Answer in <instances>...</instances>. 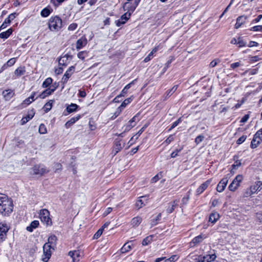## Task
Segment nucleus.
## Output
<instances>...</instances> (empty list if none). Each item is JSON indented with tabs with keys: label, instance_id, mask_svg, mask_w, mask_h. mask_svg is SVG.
Wrapping results in <instances>:
<instances>
[{
	"label": "nucleus",
	"instance_id": "nucleus-3",
	"mask_svg": "<svg viewBox=\"0 0 262 262\" xmlns=\"http://www.w3.org/2000/svg\"><path fill=\"white\" fill-rule=\"evenodd\" d=\"M39 217L42 222L47 226L52 225V220L50 217V212L46 209H41L39 212Z\"/></svg>",
	"mask_w": 262,
	"mask_h": 262
},
{
	"label": "nucleus",
	"instance_id": "nucleus-58",
	"mask_svg": "<svg viewBox=\"0 0 262 262\" xmlns=\"http://www.w3.org/2000/svg\"><path fill=\"white\" fill-rule=\"evenodd\" d=\"M241 66H242V64L240 62H236L231 63L230 64V68L234 70V69H236V68L240 67Z\"/></svg>",
	"mask_w": 262,
	"mask_h": 262
},
{
	"label": "nucleus",
	"instance_id": "nucleus-57",
	"mask_svg": "<svg viewBox=\"0 0 262 262\" xmlns=\"http://www.w3.org/2000/svg\"><path fill=\"white\" fill-rule=\"evenodd\" d=\"M220 62V60L219 59H215L213 60H212L209 64L210 67L211 68H214L215 67L219 62Z\"/></svg>",
	"mask_w": 262,
	"mask_h": 262
},
{
	"label": "nucleus",
	"instance_id": "nucleus-1",
	"mask_svg": "<svg viewBox=\"0 0 262 262\" xmlns=\"http://www.w3.org/2000/svg\"><path fill=\"white\" fill-rule=\"evenodd\" d=\"M13 208L12 200L6 195L0 193V213L5 216L9 215L12 212Z\"/></svg>",
	"mask_w": 262,
	"mask_h": 262
},
{
	"label": "nucleus",
	"instance_id": "nucleus-45",
	"mask_svg": "<svg viewBox=\"0 0 262 262\" xmlns=\"http://www.w3.org/2000/svg\"><path fill=\"white\" fill-rule=\"evenodd\" d=\"M255 219L257 222L262 223V210L256 213Z\"/></svg>",
	"mask_w": 262,
	"mask_h": 262
},
{
	"label": "nucleus",
	"instance_id": "nucleus-15",
	"mask_svg": "<svg viewBox=\"0 0 262 262\" xmlns=\"http://www.w3.org/2000/svg\"><path fill=\"white\" fill-rule=\"evenodd\" d=\"M87 39L85 37H82L77 40L76 43V49L79 50L86 46Z\"/></svg>",
	"mask_w": 262,
	"mask_h": 262
},
{
	"label": "nucleus",
	"instance_id": "nucleus-20",
	"mask_svg": "<svg viewBox=\"0 0 262 262\" xmlns=\"http://www.w3.org/2000/svg\"><path fill=\"white\" fill-rule=\"evenodd\" d=\"M35 114V112L33 109L31 110L28 112V114L26 117H23L21 120V124L22 125L26 123L30 119H31Z\"/></svg>",
	"mask_w": 262,
	"mask_h": 262
},
{
	"label": "nucleus",
	"instance_id": "nucleus-48",
	"mask_svg": "<svg viewBox=\"0 0 262 262\" xmlns=\"http://www.w3.org/2000/svg\"><path fill=\"white\" fill-rule=\"evenodd\" d=\"M183 149V147H181L179 149H177L175 150V151H173L171 155H170V157L171 158H174L175 157H176L178 155V154L181 151V150H182Z\"/></svg>",
	"mask_w": 262,
	"mask_h": 262
},
{
	"label": "nucleus",
	"instance_id": "nucleus-30",
	"mask_svg": "<svg viewBox=\"0 0 262 262\" xmlns=\"http://www.w3.org/2000/svg\"><path fill=\"white\" fill-rule=\"evenodd\" d=\"M53 92V90L51 89V88H49L48 89L45 90L43 91L39 96L40 98L43 99L47 96L51 95Z\"/></svg>",
	"mask_w": 262,
	"mask_h": 262
},
{
	"label": "nucleus",
	"instance_id": "nucleus-8",
	"mask_svg": "<svg viewBox=\"0 0 262 262\" xmlns=\"http://www.w3.org/2000/svg\"><path fill=\"white\" fill-rule=\"evenodd\" d=\"M9 227L6 223H0V240L3 241L6 238L7 233Z\"/></svg>",
	"mask_w": 262,
	"mask_h": 262
},
{
	"label": "nucleus",
	"instance_id": "nucleus-60",
	"mask_svg": "<svg viewBox=\"0 0 262 262\" xmlns=\"http://www.w3.org/2000/svg\"><path fill=\"white\" fill-rule=\"evenodd\" d=\"M178 85H174L168 92L167 95H170L174 93L178 88Z\"/></svg>",
	"mask_w": 262,
	"mask_h": 262
},
{
	"label": "nucleus",
	"instance_id": "nucleus-49",
	"mask_svg": "<svg viewBox=\"0 0 262 262\" xmlns=\"http://www.w3.org/2000/svg\"><path fill=\"white\" fill-rule=\"evenodd\" d=\"M250 31H256V32H262V26L258 25L252 27L250 29Z\"/></svg>",
	"mask_w": 262,
	"mask_h": 262
},
{
	"label": "nucleus",
	"instance_id": "nucleus-59",
	"mask_svg": "<svg viewBox=\"0 0 262 262\" xmlns=\"http://www.w3.org/2000/svg\"><path fill=\"white\" fill-rule=\"evenodd\" d=\"M77 27V24L76 23H72L71 25H69L68 27V30L70 31H74L75 30Z\"/></svg>",
	"mask_w": 262,
	"mask_h": 262
},
{
	"label": "nucleus",
	"instance_id": "nucleus-4",
	"mask_svg": "<svg viewBox=\"0 0 262 262\" xmlns=\"http://www.w3.org/2000/svg\"><path fill=\"white\" fill-rule=\"evenodd\" d=\"M243 179L241 174H238L234 179L232 183L229 185L228 189L231 191H234L240 185L241 182Z\"/></svg>",
	"mask_w": 262,
	"mask_h": 262
},
{
	"label": "nucleus",
	"instance_id": "nucleus-43",
	"mask_svg": "<svg viewBox=\"0 0 262 262\" xmlns=\"http://www.w3.org/2000/svg\"><path fill=\"white\" fill-rule=\"evenodd\" d=\"M75 70V67H70L64 73V75L69 77V78L71 76L72 74L74 73Z\"/></svg>",
	"mask_w": 262,
	"mask_h": 262
},
{
	"label": "nucleus",
	"instance_id": "nucleus-64",
	"mask_svg": "<svg viewBox=\"0 0 262 262\" xmlns=\"http://www.w3.org/2000/svg\"><path fill=\"white\" fill-rule=\"evenodd\" d=\"M258 45V43L256 41H251L249 42L248 46L249 47H257Z\"/></svg>",
	"mask_w": 262,
	"mask_h": 262
},
{
	"label": "nucleus",
	"instance_id": "nucleus-25",
	"mask_svg": "<svg viewBox=\"0 0 262 262\" xmlns=\"http://www.w3.org/2000/svg\"><path fill=\"white\" fill-rule=\"evenodd\" d=\"M80 118V115H78L76 117H73L70 119V120L67 121L65 124V126L66 128H69L71 126H72L73 124H74L77 121H78Z\"/></svg>",
	"mask_w": 262,
	"mask_h": 262
},
{
	"label": "nucleus",
	"instance_id": "nucleus-40",
	"mask_svg": "<svg viewBox=\"0 0 262 262\" xmlns=\"http://www.w3.org/2000/svg\"><path fill=\"white\" fill-rule=\"evenodd\" d=\"M145 198V196H142L140 197V199L137 201L136 203V206L138 209L142 208L143 206L145 205V204L143 202V201L141 199V198Z\"/></svg>",
	"mask_w": 262,
	"mask_h": 262
},
{
	"label": "nucleus",
	"instance_id": "nucleus-17",
	"mask_svg": "<svg viewBox=\"0 0 262 262\" xmlns=\"http://www.w3.org/2000/svg\"><path fill=\"white\" fill-rule=\"evenodd\" d=\"M134 247L132 241L127 242L124 244L123 247L120 249V252L122 253H125L129 251Z\"/></svg>",
	"mask_w": 262,
	"mask_h": 262
},
{
	"label": "nucleus",
	"instance_id": "nucleus-42",
	"mask_svg": "<svg viewBox=\"0 0 262 262\" xmlns=\"http://www.w3.org/2000/svg\"><path fill=\"white\" fill-rule=\"evenodd\" d=\"M53 102V100H50V101L45 104L43 107L45 108V111L46 112H48L51 110Z\"/></svg>",
	"mask_w": 262,
	"mask_h": 262
},
{
	"label": "nucleus",
	"instance_id": "nucleus-50",
	"mask_svg": "<svg viewBox=\"0 0 262 262\" xmlns=\"http://www.w3.org/2000/svg\"><path fill=\"white\" fill-rule=\"evenodd\" d=\"M87 55V52L86 51H81L78 53L77 56L81 60H84L85 56Z\"/></svg>",
	"mask_w": 262,
	"mask_h": 262
},
{
	"label": "nucleus",
	"instance_id": "nucleus-56",
	"mask_svg": "<svg viewBox=\"0 0 262 262\" xmlns=\"http://www.w3.org/2000/svg\"><path fill=\"white\" fill-rule=\"evenodd\" d=\"M247 136L246 135H243L236 141V143L237 144H241L243 143L247 139Z\"/></svg>",
	"mask_w": 262,
	"mask_h": 262
},
{
	"label": "nucleus",
	"instance_id": "nucleus-52",
	"mask_svg": "<svg viewBox=\"0 0 262 262\" xmlns=\"http://www.w3.org/2000/svg\"><path fill=\"white\" fill-rule=\"evenodd\" d=\"M205 137L202 135H200L197 136L195 139V143L198 145L200 144L204 139Z\"/></svg>",
	"mask_w": 262,
	"mask_h": 262
},
{
	"label": "nucleus",
	"instance_id": "nucleus-37",
	"mask_svg": "<svg viewBox=\"0 0 262 262\" xmlns=\"http://www.w3.org/2000/svg\"><path fill=\"white\" fill-rule=\"evenodd\" d=\"M53 80L51 78L49 77L45 79L42 84V86L44 88H48L52 83Z\"/></svg>",
	"mask_w": 262,
	"mask_h": 262
},
{
	"label": "nucleus",
	"instance_id": "nucleus-14",
	"mask_svg": "<svg viewBox=\"0 0 262 262\" xmlns=\"http://www.w3.org/2000/svg\"><path fill=\"white\" fill-rule=\"evenodd\" d=\"M261 186H262V183L261 182H256L253 185L250 187V192L248 193V194L251 195L256 192L257 191H259L261 189L260 187Z\"/></svg>",
	"mask_w": 262,
	"mask_h": 262
},
{
	"label": "nucleus",
	"instance_id": "nucleus-6",
	"mask_svg": "<svg viewBox=\"0 0 262 262\" xmlns=\"http://www.w3.org/2000/svg\"><path fill=\"white\" fill-rule=\"evenodd\" d=\"M51 249L52 247H51L49 244H45L43 247V254L42 257V260L45 262H47L51 256Z\"/></svg>",
	"mask_w": 262,
	"mask_h": 262
},
{
	"label": "nucleus",
	"instance_id": "nucleus-29",
	"mask_svg": "<svg viewBox=\"0 0 262 262\" xmlns=\"http://www.w3.org/2000/svg\"><path fill=\"white\" fill-rule=\"evenodd\" d=\"M15 62L16 59L15 58L10 59L5 64L3 65L2 68V71L9 67L12 66L15 63Z\"/></svg>",
	"mask_w": 262,
	"mask_h": 262
},
{
	"label": "nucleus",
	"instance_id": "nucleus-18",
	"mask_svg": "<svg viewBox=\"0 0 262 262\" xmlns=\"http://www.w3.org/2000/svg\"><path fill=\"white\" fill-rule=\"evenodd\" d=\"M137 117V115L135 116L133 118H132L125 125L124 132L129 131L132 128L135 126L136 123H135V122L136 121Z\"/></svg>",
	"mask_w": 262,
	"mask_h": 262
},
{
	"label": "nucleus",
	"instance_id": "nucleus-33",
	"mask_svg": "<svg viewBox=\"0 0 262 262\" xmlns=\"http://www.w3.org/2000/svg\"><path fill=\"white\" fill-rule=\"evenodd\" d=\"M78 107V105L76 104L71 103L67 106V110L69 113H71L76 111Z\"/></svg>",
	"mask_w": 262,
	"mask_h": 262
},
{
	"label": "nucleus",
	"instance_id": "nucleus-61",
	"mask_svg": "<svg viewBox=\"0 0 262 262\" xmlns=\"http://www.w3.org/2000/svg\"><path fill=\"white\" fill-rule=\"evenodd\" d=\"M173 140V138L172 135H170L164 141L166 144H170Z\"/></svg>",
	"mask_w": 262,
	"mask_h": 262
},
{
	"label": "nucleus",
	"instance_id": "nucleus-41",
	"mask_svg": "<svg viewBox=\"0 0 262 262\" xmlns=\"http://www.w3.org/2000/svg\"><path fill=\"white\" fill-rule=\"evenodd\" d=\"M204 238L202 235H199V236L194 237L192 240L191 243L194 244H196L200 243L203 240Z\"/></svg>",
	"mask_w": 262,
	"mask_h": 262
},
{
	"label": "nucleus",
	"instance_id": "nucleus-53",
	"mask_svg": "<svg viewBox=\"0 0 262 262\" xmlns=\"http://www.w3.org/2000/svg\"><path fill=\"white\" fill-rule=\"evenodd\" d=\"M39 132L41 134H44L47 133L46 127L44 124H41L39 125Z\"/></svg>",
	"mask_w": 262,
	"mask_h": 262
},
{
	"label": "nucleus",
	"instance_id": "nucleus-24",
	"mask_svg": "<svg viewBox=\"0 0 262 262\" xmlns=\"http://www.w3.org/2000/svg\"><path fill=\"white\" fill-rule=\"evenodd\" d=\"M142 221V219L140 216H136L132 219L130 224L134 227L138 226Z\"/></svg>",
	"mask_w": 262,
	"mask_h": 262
},
{
	"label": "nucleus",
	"instance_id": "nucleus-22",
	"mask_svg": "<svg viewBox=\"0 0 262 262\" xmlns=\"http://www.w3.org/2000/svg\"><path fill=\"white\" fill-rule=\"evenodd\" d=\"M35 95V93L34 92L28 98L26 99L23 102L21 103V105L22 107H26L29 104H30L32 101L35 100L34 96Z\"/></svg>",
	"mask_w": 262,
	"mask_h": 262
},
{
	"label": "nucleus",
	"instance_id": "nucleus-55",
	"mask_svg": "<svg viewBox=\"0 0 262 262\" xmlns=\"http://www.w3.org/2000/svg\"><path fill=\"white\" fill-rule=\"evenodd\" d=\"M103 232V228L99 229L96 233L94 234L93 238L94 239H97L102 234Z\"/></svg>",
	"mask_w": 262,
	"mask_h": 262
},
{
	"label": "nucleus",
	"instance_id": "nucleus-51",
	"mask_svg": "<svg viewBox=\"0 0 262 262\" xmlns=\"http://www.w3.org/2000/svg\"><path fill=\"white\" fill-rule=\"evenodd\" d=\"M181 121H182L181 118H179L177 120L174 121L172 124V125H171L170 128H169V130H170L172 129H173L174 127H176L177 125H178L179 124V123H180V122H181Z\"/></svg>",
	"mask_w": 262,
	"mask_h": 262
},
{
	"label": "nucleus",
	"instance_id": "nucleus-12",
	"mask_svg": "<svg viewBox=\"0 0 262 262\" xmlns=\"http://www.w3.org/2000/svg\"><path fill=\"white\" fill-rule=\"evenodd\" d=\"M72 56L71 55L66 54L61 56L58 60L59 66H67L72 59Z\"/></svg>",
	"mask_w": 262,
	"mask_h": 262
},
{
	"label": "nucleus",
	"instance_id": "nucleus-47",
	"mask_svg": "<svg viewBox=\"0 0 262 262\" xmlns=\"http://www.w3.org/2000/svg\"><path fill=\"white\" fill-rule=\"evenodd\" d=\"M237 45L238 47H243L246 46V42L244 41L242 37H238Z\"/></svg>",
	"mask_w": 262,
	"mask_h": 262
},
{
	"label": "nucleus",
	"instance_id": "nucleus-28",
	"mask_svg": "<svg viewBox=\"0 0 262 262\" xmlns=\"http://www.w3.org/2000/svg\"><path fill=\"white\" fill-rule=\"evenodd\" d=\"M26 73L25 68L24 67H19L14 71V75L17 77H20L24 75Z\"/></svg>",
	"mask_w": 262,
	"mask_h": 262
},
{
	"label": "nucleus",
	"instance_id": "nucleus-10",
	"mask_svg": "<svg viewBox=\"0 0 262 262\" xmlns=\"http://www.w3.org/2000/svg\"><path fill=\"white\" fill-rule=\"evenodd\" d=\"M68 255L72 258L73 262H79L82 257V252L79 250L71 251Z\"/></svg>",
	"mask_w": 262,
	"mask_h": 262
},
{
	"label": "nucleus",
	"instance_id": "nucleus-26",
	"mask_svg": "<svg viewBox=\"0 0 262 262\" xmlns=\"http://www.w3.org/2000/svg\"><path fill=\"white\" fill-rule=\"evenodd\" d=\"M39 224V223L38 221H33L31 223L29 226L27 227L26 229L29 232H32L34 229L38 226Z\"/></svg>",
	"mask_w": 262,
	"mask_h": 262
},
{
	"label": "nucleus",
	"instance_id": "nucleus-31",
	"mask_svg": "<svg viewBox=\"0 0 262 262\" xmlns=\"http://www.w3.org/2000/svg\"><path fill=\"white\" fill-rule=\"evenodd\" d=\"M13 30L11 28L9 29L5 32H2L0 34V37L2 38L7 39L12 34Z\"/></svg>",
	"mask_w": 262,
	"mask_h": 262
},
{
	"label": "nucleus",
	"instance_id": "nucleus-46",
	"mask_svg": "<svg viewBox=\"0 0 262 262\" xmlns=\"http://www.w3.org/2000/svg\"><path fill=\"white\" fill-rule=\"evenodd\" d=\"M10 20L6 18L0 26V31L6 28L10 24Z\"/></svg>",
	"mask_w": 262,
	"mask_h": 262
},
{
	"label": "nucleus",
	"instance_id": "nucleus-34",
	"mask_svg": "<svg viewBox=\"0 0 262 262\" xmlns=\"http://www.w3.org/2000/svg\"><path fill=\"white\" fill-rule=\"evenodd\" d=\"M122 148V146L120 143V141H116L114 150L115 151V155L118 153Z\"/></svg>",
	"mask_w": 262,
	"mask_h": 262
},
{
	"label": "nucleus",
	"instance_id": "nucleus-62",
	"mask_svg": "<svg viewBox=\"0 0 262 262\" xmlns=\"http://www.w3.org/2000/svg\"><path fill=\"white\" fill-rule=\"evenodd\" d=\"M189 199V196L188 195L187 196L183 197L182 199V204L186 205L187 204Z\"/></svg>",
	"mask_w": 262,
	"mask_h": 262
},
{
	"label": "nucleus",
	"instance_id": "nucleus-9",
	"mask_svg": "<svg viewBox=\"0 0 262 262\" xmlns=\"http://www.w3.org/2000/svg\"><path fill=\"white\" fill-rule=\"evenodd\" d=\"M230 177L229 174H227L225 177L221 180L216 187V190L218 192H221L224 190L228 182V178H230Z\"/></svg>",
	"mask_w": 262,
	"mask_h": 262
},
{
	"label": "nucleus",
	"instance_id": "nucleus-19",
	"mask_svg": "<svg viewBox=\"0 0 262 262\" xmlns=\"http://www.w3.org/2000/svg\"><path fill=\"white\" fill-rule=\"evenodd\" d=\"M178 203L179 201L177 200H176L173 202L169 203L166 208L167 213L168 214L172 213L176 207L178 206Z\"/></svg>",
	"mask_w": 262,
	"mask_h": 262
},
{
	"label": "nucleus",
	"instance_id": "nucleus-27",
	"mask_svg": "<svg viewBox=\"0 0 262 262\" xmlns=\"http://www.w3.org/2000/svg\"><path fill=\"white\" fill-rule=\"evenodd\" d=\"M220 215L217 212L211 213L209 217V222L214 224L219 219Z\"/></svg>",
	"mask_w": 262,
	"mask_h": 262
},
{
	"label": "nucleus",
	"instance_id": "nucleus-54",
	"mask_svg": "<svg viewBox=\"0 0 262 262\" xmlns=\"http://www.w3.org/2000/svg\"><path fill=\"white\" fill-rule=\"evenodd\" d=\"M254 137L262 141V128L259 129L254 135Z\"/></svg>",
	"mask_w": 262,
	"mask_h": 262
},
{
	"label": "nucleus",
	"instance_id": "nucleus-11",
	"mask_svg": "<svg viewBox=\"0 0 262 262\" xmlns=\"http://www.w3.org/2000/svg\"><path fill=\"white\" fill-rule=\"evenodd\" d=\"M130 16V13H128L127 12L123 14L119 19L115 21L116 25L117 27H120L122 25H124L126 23V22L129 19Z\"/></svg>",
	"mask_w": 262,
	"mask_h": 262
},
{
	"label": "nucleus",
	"instance_id": "nucleus-2",
	"mask_svg": "<svg viewBox=\"0 0 262 262\" xmlns=\"http://www.w3.org/2000/svg\"><path fill=\"white\" fill-rule=\"evenodd\" d=\"M48 26L51 31H58L62 28V20L57 16H52L49 19Z\"/></svg>",
	"mask_w": 262,
	"mask_h": 262
},
{
	"label": "nucleus",
	"instance_id": "nucleus-5",
	"mask_svg": "<svg viewBox=\"0 0 262 262\" xmlns=\"http://www.w3.org/2000/svg\"><path fill=\"white\" fill-rule=\"evenodd\" d=\"M48 172L49 170H47L43 165L40 164L34 165L32 167L31 171L32 174L40 176Z\"/></svg>",
	"mask_w": 262,
	"mask_h": 262
},
{
	"label": "nucleus",
	"instance_id": "nucleus-21",
	"mask_svg": "<svg viewBox=\"0 0 262 262\" xmlns=\"http://www.w3.org/2000/svg\"><path fill=\"white\" fill-rule=\"evenodd\" d=\"M247 19V17L245 16H240L238 17L236 19V23L235 25V28L236 29H238L241 27V26L244 24Z\"/></svg>",
	"mask_w": 262,
	"mask_h": 262
},
{
	"label": "nucleus",
	"instance_id": "nucleus-13",
	"mask_svg": "<svg viewBox=\"0 0 262 262\" xmlns=\"http://www.w3.org/2000/svg\"><path fill=\"white\" fill-rule=\"evenodd\" d=\"M211 179H209L202 184L196 190L197 195H199L203 192V191L208 187L211 183Z\"/></svg>",
	"mask_w": 262,
	"mask_h": 262
},
{
	"label": "nucleus",
	"instance_id": "nucleus-38",
	"mask_svg": "<svg viewBox=\"0 0 262 262\" xmlns=\"http://www.w3.org/2000/svg\"><path fill=\"white\" fill-rule=\"evenodd\" d=\"M135 80L132 81L131 82L127 84L122 90L121 93L122 96H123L124 94H126L127 92V90L131 87V85L134 84Z\"/></svg>",
	"mask_w": 262,
	"mask_h": 262
},
{
	"label": "nucleus",
	"instance_id": "nucleus-23",
	"mask_svg": "<svg viewBox=\"0 0 262 262\" xmlns=\"http://www.w3.org/2000/svg\"><path fill=\"white\" fill-rule=\"evenodd\" d=\"M57 237L55 235H51L48 238V242L46 244H49L52 247V250H54V248L56 245Z\"/></svg>",
	"mask_w": 262,
	"mask_h": 262
},
{
	"label": "nucleus",
	"instance_id": "nucleus-32",
	"mask_svg": "<svg viewBox=\"0 0 262 262\" xmlns=\"http://www.w3.org/2000/svg\"><path fill=\"white\" fill-rule=\"evenodd\" d=\"M262 141L253 137V138L251 143V147L252 148H255Z\"/></svg>",
	"mask_w": 262,
	"mask_h": 262
},
{
	"label": "nucleus",
	"instance_id": "nucleus-36",
	"mask_svg": "<svg viewBox=\"0 0 262 262\" xmlns=\"http://www.w3.org/2000/svg\"><path fill=\"white\" fill-rule=\"evenodd\" d=\"M153 237V235H150L145 238L142 241V245L147 246L152 241Z\"/></svg>",
	"mask_w": 262,
	"mask_h": 262
},
{
	"label": "nucleus",
	"instance_id": "nucleus-16",
	"mask_svg": "<svg viewBox=\"0 0 262 262\" xmlns=\"http://www.w3.org/2000/svg\"><path fill=\"white\" fill-rule=\"evenodd\" d=\"M133 98L132 97H129L124 100V101L121 103L120 106L118 108V111L115 113L116 116L115 118H116L119 115V114L121 112L122 109L125 108L128 104L131 102Z\"/></svg>",
	"mask_w": 262,
	"mask_h": 262
},
{
	"label": "nucleus",
	"instance_id": "nucleus-35",
	"mask_svg": "<svg viewBox=\"0 0 262 262\" xmlns=\"http://www.w3.org/2000/svg\"><path fill=\"white\" fill-rule=\"evenodd\" d=\"M3 94L6 99H8L12 98L14 95V93H13V91L11 90H8L4 91Z\"/></svg>",
	"mask_w": 262,
	"mask_h": 262
},
{
	"label": "nucleus",
	"instance_id": "nucleus-44",
	"mask_svg": "<svg viewBox=\"0 0 262 262\" xmlns=\"http://www.w3.org/2000/svg\"><path fill=\"white\" fill-rule=\"evenodd\" d=\"M179 258V256L177 255H173L170 257L165 259V261L164 262H175Z\"/></svg>",
	"mask_w": 262,
	"mask_h": 262
},
{
	"label": "nucleus",
	"instance_id": "nucleus-63",
	"mask_svg": "<svg viewBox=\"0 0 262 262\" xmlns=\"http://www.w3.org/2000/svg\"><path fill=\"white\" fill-rule=\"evenodd\" d=\"M63 68L62 67H58L55 69V73L56 75H59L63 72Z\"/></svg>",
	"mask_w": 262,
	"mask_h": 262
},
{
	"label": "nucleus",
	"instance_id": "nucleus-39",
	"mask_svg": "<svg viewBox=\"0 0 262 262\" xmlns=\"http://www.w3.org/2000/svg\"><path fill=\"white\" fill-rule=\"evenodd\" d=\"M51 13V11L48 8H44L40 13L42 17H48Z\"/></svg>",
	"mask_w": 262,
	"mask_h": 262
},
{
	"label": "nucleus",
	"instance_id": "nucleus-7",
	"mask_svg": "<svg viewBox=\"0 0 262 262\" xmlns=\"http://www.w3.org/2000/svg\"><path fill=\"white\" fill-rule=\"evenodd\" d=\"M216 258L214 254H207L205 256H199L195 259V262H211Z\"/></svg>",
	"mask_w": 262,
	"mask_h": 262
}]
</instances>
